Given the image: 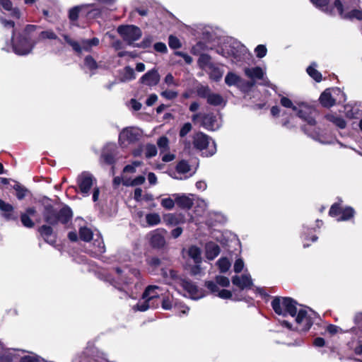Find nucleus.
Returning <instances> with one entry per match:
<instances>
[{
    "mask_svg": "<svg viewBox=\"0 0 362 362\" xmlns=\"http://www.w3.org/2000/svg\"><path fill=\"white\" fill-rule=\"evenodd\" d=\"M272 306L274 312L279 315H296V329L300 331L305 332L313 325L312 319L308 315L307 311L303 308L298 309L297 303L291 298L276 297L272 301Z\"/></svg>",
    "mask_w": 362,
    "mask_h": 362,
    "instance_id": "f257e3e1",
    "label": "nucleus"
},
{
    "mask_svg": "<svg viewBox=\"0 0 362 362\" xmlns=\"http://www.w3.org/2000/svg\"><path fill=\"white\" fill-rule=\"evenodd\" d=\"M42 215L47 223L56 225L58 223H66L71 218L72 212L69 207H63L59 211H57L51 204L45 203Z\"/></svg>",
    "mask_w": 362,
    "mask_h": 362,
    "instance_id": "f03ea898",
    "label": "nucleus"
},
{
    "mask_svg": "<svg viewBox=\"0 0 362 362\" xmlns=\"http://www.w3.org/2000/svg\"><path fill=\"white\" fill-rule=\"evenodd\" d=\"M77 185L78 187L79 192L83 197H88L90 194V190L93 187V201L96 202L98 199L100 194V189L97 186L96 178L89 172H82L77 177Z\"/></svg>",
    "mask_w": 362,
    "mask_h": 362,
    "instance_id": "7ed1b4c3",
    "label": "nucleus"
},
{
    "mask_svg": "<svg viewBox=\"0 0 362 362\" xmlns=\"http://www.w3.org/2000/svg\"><path fill=\"white\" fill-rule=\"evenodd\" d=\"M161 289L158 286H148L142 295V300H139L134 307V309L139 311H146L155 305L152 301L159 297Z\"/></svg>",
    "mask_w": 362,
    "mask_h": 362,
    "instance_id": "20e7f679",
    "label": "nucleus"
},
{
    "mask_svg": "<svg viewBox=\"0 0 362 362\" xmlns=\"http://www.w3.org/2000/svg\"><path fill=\"white\" fill-rule=\"evenodd\" d=\"M63 37L66 42L76 52H81L83 51L90 52L93 47H96L99 45L100 40L97 37H93L90 40L83 39L78 42L72 39H71L67 35H63Z\"/></svg>",
    "mask_w": 362,
    "mask_h": 362,
    "instance_id": "39448f33",
    "label": "nucleus"
},
{
    "mask_svg": "<svg viewBox=\"0 0 362 362\" xmlns=\"http://www.w3.org/2000/svg\"><path fill=\"white\" fill-rule=\"evenodd\" d=\"M80 11L85 12L88 18H96L100 14V9L95 4H83L75 6L69 10V19L72 21H76Z\"/></svg>",
    "mask_w": 362,
    "mask_h": 362,
    "instance_id": "423d86ee",
    "label": "nucleus"
},
{
    "mask_svg": "<svg viewBox=\"0 0 362 362\" xmlns=\"http://www.w3.org/2000/svg\"><path fill=\"white\" fill-rule=\"evenodd\" d=\"M35 45L32 42L29 37L20 36L17 39H13V49L15 53L19 55H25L30 53Z\"/></svg>",
    "mask_w": 362,
    "mask_h": 362,
    "instance_id": "0eeeda50",
    "label": "nucleus"
},
{
    "mask_svg": "<svg viewBox=\"0 0 362 362\" xmlns=\"http://www.w3.org/2000/svg\"><path fill=\"white\" fill-rule=\"evenodd\" d=\"M296 115L298 117L305 121L308 125L314 127L316 124L315 122V110L310 105L304 103H298Z\"/></svg>",
    "mask_w": 362,
    "mask_h": 362,
    "instance_id": "6e6552de",
    "label": "nucleus"
},
{
    "mask_svg": "<svg viewBox=\"0 0 362 362\" xmlns=\"http://www.w3.org/2000/svg\"><path fill=\"white\" fill-rule=\"evenodd\" d=\"M117 31L129 44L133 43L141 36V30L135 25H121L118 27Z\"/></svg>",
    "mask_w": 362,
    "mask_h": 362,
    "instance_id": "1a4fd4ad",
    "label": "nucleus"
},
{
    "mask_svg": "<svg viewBox=\"0 0 362 362\" xmlns=\"http://www.w3.org/2000/svg\"><path fill=\"white\" fill-rule=\"evenodd\" d=\"M115 272L118 275V279L125 284L132 283V276L139 278L141 274L139 270L136 269H130L127 267H124L122 269L117 267L115 269Z\"/></svg>",
    "mask_w": 362,
    "mask_h": 362,
    "instance_id": "9d476101",
    "label": "nucleus"
},
{
    "mask_svg": "<svg viewBox=\"0 0 362 362\" xmlns=\"http://www.w3.org/2000/svg\"><path fill=\"white\" fill-rule=\"evenodd\" d=\"M140 134L139 131L133 127H126L122 130L119 135V141L122 145L126 142L133 143L139 139Z\"/></svg>",
    "mask_w": 362,
    "mask_h": 362,
    "instance_id": "9b49d317",
    "label": "nucleus"
},
{
    "mask_svg": "<svg viewBox=\"0 0 362 362\" xmlns=\"http://www.w3.org/2000/svg\"><path fill=\"white\" fill-rule=\"evenodd\" d=\"M165 231L163 230H156L149 234L150 244L153 247L160 248L165 244L164 237Z\"/></svg>",
    "mask_w": 362,
    "mask_h": 362,
    "instance_id": "f8f14e48",
    "label": "nucleus"
},
{
    "mask_svg": "<svg viewBox=\"0 0 362 362\" xmlns=\"http://www.w3.org/2000/svg\"><path fill=\"white\" fill-rule=\"evenodd\" d=\"M140 81L146 86H153L160 81V75L156 69H153L146 73L140 78Z\"/></svg>",
    "mask_w": 362,
    "mask_h": 362,
    "instance_id": "ddd939ff",
    "label": "nucleus"
},
{
    "mask_svg": "<svg viewBox=\"0 0 362 362\" xmlns=\"http://www.w3.org/2000/svg\"><path fill=\"white\" fill-rule=\"evenodd\" d=\"M180 281L182 288L189 293L192 299H199L203 296L202 292L192 282L186 279H180Z\"/></svg>",
    "mask_w": 362,
    "mask_h": 362,
    "instance_id": "4468645a",
    "label": "nucleus"
},
{
    "mask_svg": "<svg viewBox=\"0 0 362 362\" xmlns=\"http://www.w3.org/2000/svg\"><path fill=\"white\" fill-rule=\"evenodd\" d=\"M209 138L202 132L196 133L193 137V144L199 150H203L209 144Z\"/></svg>",
    "mask_w": 362,
    "mask_h": 362,
    "instance_id": "2eb2a0df",
    "label": "nucleus"
},
{
    "mask_svg": "<svg viewBox=\"0 0 362 362\" xmlns=\"http://www.w3.org/2000/svg\"><path fill=\"white\" fill-rule=\"evenodd\" d=\"M232 282L240 289L249 288L252 286V280L250 275L235 276L232 279Z\"/></svg>",
    "mask_w": 362,
    "mask_h": 362,
    "instance_id": "dca6fc26",
    "label": "nucleus"
},
{
    "mask_svg": "<svg viewBox=\"0 0 362 362\" xmlns=\"http://www.w3.org/2000/svg\"><path fill=\"white\" fill-rule=\"evenodd\" d=\"M205 286L208 289L213 293H217V296L223 299H229L232 296V293L230 291L222 289L219 290L217 285L213 281H207L205 284Z\"/></svg>",
    "mask_w": 362,
    "mask_h": 362,
    "instance_id": "f3484780",
    "label": "nucleus"
},
{
    "mask_svg": "<svg viewBox=\"0 0 362 362\" xmlns=\"http://www.w3.org/2000/svg\"><path fill=\"white\" fill-rule=\"evenodd\" d=\"M173 197L175 198L177 205L182 209H189L193 205V199L189 196L174 194Z\"/></svg>",
    "mask_w": 362,
    "mask_h": 362,
    "instance_id": "a211bd4d",
    "label": "nucleus"
},
{
    "mask_svg": "<svg viewBox=\"0 0 362 362\" xmlns=\"http://www.w3.org/2000/svg\"><path fill=\"white\" fill-rule=\"evenodd\" d=\"M206 250V257L209 259H214L220 253V247L219 246L213 242H209L206 244L205 246Z\"/></svg>",
    "mask_w": 362,
    "mask_h": 362,
    "instance_id": "6ab92c4d",
    "label": "nucleus"
},
{
    "mask_svg": "<svg viewBox=\"0 0 362 362\" xmlns=\"http://www.w3.org/2000/svg\"><path fill=\"white\" fill-rule=\"evenodd\" d=\"M136 74L134 69L127 66L119 72V81L124 83L135 79Z\"/></svg>",
    "mask_w": 362,
    "mask_h": 362,
    "instance_id": "aec40b11",
    "label": "nucleus"
},
{
    "mask_svg": "<svg viewBox=\"0 0 362 362\" xmlns=\"http://www.w3.org/2000/svg\"><path fill=\"white\" fill-rule=\"evenodd\" d=\"M320 102L325 107H330L335 104V99L333 98L330 89H326L321 94Z\"/></svg>",
    "mask_w": 362,
    "mask_h": 362,
    "instance_id": "412c9836",
    "label": "nucleus"
},
{
    "mask_svg": "<svg viewBox=\"0 0 362 362\" xmlns=\"http://www.w3.org/2000/svg\"><path fill=\"white\" fill-rule=\"evenodd\" d=\"M206 102L209 105L213 106H225L226 104V101L224 100L221 95L213 92H211L206 100Z\"/></svg>",
    "mask_w": 362,
    "mask_h": 362,
    "instance_id": "4be33fe9",
    "label": "nucleus"
},
{
    "mask_svg": "<svg viewBox=\"0 0 362 362\" xmlns=\"http://www.w3.org/2000/svg\"><path fill=\"white\" fill-rule=\"evenodd\" d=\"M0 210L2 211V216L6 220L13 219V207L10 204L6 203L0 199Z\"/></svg>",
    "mask_w": 362,
    "mask_h": 362,
    "instance_id": "5701e85b",
    "label": "nucleus"
},
{
    "mask_svg": "<svg viewBox=\"0 0 362 362\" xmlns=\"http://www.w3.org/2000/svg\"><path fill=\"white\" fill-rule=\"evenodd\" d=\"M216 122V117L212 114L204 115L202 117V126L209 130H215Z\"/></svg>",
    "mask_w": 362,
    "mask_h": 362,
    "instance_id": "b1692460",
    "label": "nucleus"
},
{
    "mask_svg": "<svg viewBox=\"0 0 362 362\" xmlns=\"http://www.w3.org/2000/svg\"><path fill=\"white\" fill-rule=\"evenodd\" d=\"M187 255L191 257L195 264H200L202 262V252L201 250L194 245L189 247Z\"/></svg>",
    "mask_w": 362,
    "mask_h": 362,
    "instance_id": "393cba45",
    "label": "nucleus"
},
{
    "mask_svg": "<svg viewBox=\"0 0 362 362\" xmlns=\"http://www.w3.org/2000/svg\"><path fill=\"white\" fill-rule=\"evenodd\" d=\"M245 74L250 78L262 79L264 76V71L260 67L247 68L245 69Z\"/></svg>",
    "mask_w": 362,
    "mask_h": 362,
    "instance_id": "a878e982",
    "label": "nucleus"
},
{
    "mask_svg": "<svg viewBox=\"0 0 362 362\" xmlns=\"http://www.w3.org/2000/svg\"><path fill=\"white\" fill-rule=\"evenodd\" d=\"M39 230L41 235L43 237L46 242L50 244H53L54 243V239H49L52 237L53 233V230L50 226L43 225L40 228Z\"/></svg>",
    "mask_w": 362,
    "mask_h": 362,
    "instance_id": "bb28decb",
    "label": "nucleus"
},
{
    "mask_svg": "<svg viewBox=\"0 0 362 362\" xmlns=\"http://www.w3.org/2000/svg\"><path fill=\"white\" fill-rule=\"evenodd\" d=\"M206 71L208 72L209 78L215 81H218L223 76V71L214 64L211 66Z\"/></svg>",
    "mask_w": 362,
    "mask_h": 362,
    "instance_id": "cd10ccee",
    "label": "nucleus"
},
{
    "mask_svg": "<svg viewBox=\"0 0 362 362\" xmlns=\"http://www.w3.org/2000/svg\"><path fill=\"white\" fill-rule=\"evenodd\" d=\"M241 82V78L233 72H228L225 77V83L228 86H239Z\"/></svg>",
    "mask_w": 362,
    "mask_h": 362,
    "instance_id": "c85d7f7f",
    "label": "nucleus"
},
{
    "mask_svg": "<svg viewBox=\"0 0 362 362\" xmlns=\"http://www.w3.org/2000/svg\"><path fill=\"white\" fill-rule=\"evenodd\" d=\"M197 63L199 66L205 71H206L211 66L213 65L211 62L210 56L206 54H202L200 55Z\"/></svg>",
    "mask_w": 362,
    "mask_h": 362,
    "instance_id": "c756f323",
    "label": "nucleus"
},
{
    "mask_svg": "<svg viewBox=\"0 0 362 362\" xmlns=\"http://www.w3.org/2000/svg\"><path fill=\"white\" fill-rule=\"evenodd\" d=\"M326 118L340 129H344L346 127V122L341 117H338L334 114H328L326 115Z\"/></svg>",
    "mask_w": 362,
    "mask_h": 362,
    "instance_id": "7c9ffc66",
    "label": "nucleus"
},
{
    "mask_svg": "<svg viewBox=\"0 0 362 362\" xmlns=\"http://www.w3.org/2000/svg\"><path fill=\"white\" fill-rule=\"evenodd\" d=\"M93 245H94V249L92 252L94 254V255L98 256V255H100L102 253L105 252V244H104L102 238H96L94 240Z\"/></svg>",
    "mask_w": 362,
    "mask_h": 362,
    "instance_id": "2f4dec72",
    "label": "nucleus"
},
{
    "mask_svg": "<svg viewBox=\"0 0 362 362\" xmlns=\"http://www.w3.org/2000/svg\"><path fill=\"white\" fill-rule=\"evenodd\" d=\"M196 92L199 97L202 98H205L207 100L209 95H210L211 90L208 86H204L202 84H199L196 87Z\"/></svg>",
    "mask_w": 362,
    "mask_h": 362,
    "instance_id": "473e14b6",
    "label": "nucleus"
},
{
    "mask_svg": "<svg viewBox=\"0 0 362 362\" xmlns=\"http://www.w3.org/2000/svg\"><path fill=\"white\" fill-rule=\"evenodd\" d=\"M316 66L315 63H313L307 68V73L315 81L320 82L322 80V74L315 69Z\"/></svg>",
    "mask_w": 362,
    "mask_h": 362,
    "instance_id": "72a5a7b5",
    "label": "nucleus"
},
{
    "mask_svg": "<svg viewBox=\"0 0 362 362\" xmlns=\"http://www.w3.org/2000/svg\"><path fill=\"white\" fill-rule=\"evenodd\" d=\"M354 210L351 207H346L345 209H341V215L339 218H337V221H347L354 216Z\"/></svg>",
    "mask_w": 362,
    "mask_h": 362,
    "instance_id": "f704fd0d",
    "label": "nucleus"
},
{
    "mask_svg": "<svg viewBox=\"0 0 362 362\" xmlns=\"http://www.w3.org/2000/svg\"><path fill=\"white\" fill-rule=\"evenodd\" d=\"M58 40L60 41V40L58 38L56 33L52 30H47L42 31L38 36V40Z\"/></svg>",
    "mask_w": 362,
    "mask_h": 362,
    "instance_id": "c9c22d12",
    "label": "nucleus"
},
{
    "mask_svg": "<svg viewBox=\"0 0 362 362\" xmlns=\"http://www.w3.org/2000/svg\"><path fill=\"white\" fill-rule=\"evenodd\" d=\"M216 264L218 267L220 272H221V273L226 272L229 269V268L230 267V265H231L230 261L226 257L220 258L217 261Z\"/></svg>",
    "mask_w": 362,
    "mask_h": 362,
    "instance_id": "e433bc0d",
    "label": "nucleus"
},
{
    "mask_svg": "<svg viewBox=\"0 0 362 362\" xmlns=\"http://www.w3.org/2000/svg\"><path fill=\"white\" fill-rule=\"evenodd\" d=\"M157 145L160 148V153H165L169 150V139L163 136L160 137L157 141Z\"/></svg>",
    "mask_w": 362,
    "mask_h": 362,
    "instance_id": "4c0bfd02",
    "label": "nucleus"
},
{
    "mask_svg": "<svg viewBox=\"0 0 362 362\" xmlns=\"http://www.w3.org/2000/svg\"><path fill=\"white\" fill-rule=\"evenodd\" d=\"M191 170V167L186 160L180 161L176 166V171L179 174H185Z\"/></svg>",
    "mask_w": 362,
    "mask_h": 362,
    "instance_id": "58836bf2",
    "label": "nucleus"
},
{
    "mask_svg": "<svg viewBox=\"0 0 362 362\" xmlns=\"http://www.w3.org/2000/svg\"><path fill=\"white\" fill-rule=\"evenodd\" d=\"M79 236L83 241L88 242L93 238V233L90 228L83 227L79 230Z\"/></svg>",
    "mask_w": 362,
    "mask_h": 362,
    "instance_id": "ea45409f",
    "label": "nucleus"
},
{
    "mask_svg": "<svg viewBox=\"0 0 362 362\" xmlns=\"http://www.w3.org/2000/svg\"><path fill=\"white\" fill-rule=\"evenodd\" d=\"M146 220L149 226H156L160 223V217L156 213L148 214L146 216Z\"/></svg>",
    "mask_w": 362,
    "mask_h": 362,
    "instance_id": "a19ab883",
    "label": "nucleus"
},
{
    "mask_svg": "<svg viewBox=\"0 0 362 362\" xmlns=\"http://www.w3.org/2000/svg\"><path fill=\"white\" fill-rule=\"evenodd\" d=\"M164 220L167 224L175 226L180 222L181 217L180 215L170 214L165 216Z\"/></svg>",
    "mask_w": 362,
    "mask_h": 362,
    "instance_id": "79ce46f5",
    "label": "nucleus"
},
{
    "mask_svg": "<svg viewBox=\"0 0 362 362\" xmlns=\"http://www.w3.org/2000/svg\"><path fill=\"white\" fill-rule=\"evenodd\" d=\"M280 104L284 107L292 109L294 112L298 109V105H294L291 100L285 96L281 97Z\"/></svg>",
    "mask_w": 362,
    "mask_h": 362,
    "instance_id": "37998d69",
    "label": "nucleus"
},
{
    "mask_svg": "<svg viewBox=\"0 0 362 362\" xmlns=\"http://www.w3.org/2000/svg\"><path fill=\"white\" fill-rule=\"evenodd\" d=\"M310 1L317 8L325 12H328V4L329 0H310Z\"/></svg>",
    "mask_w": 362,
    "mask_h": 362,
    "instance_id": "c03bdc74",
    "label": "nucleus"
},
{
    "mask_svg": "<svg viewBox=\"0 0 362 362\" xmlns=\"http://www.w3.org/2000/svg\"><path fill=\"white\" fill-rule=\"evenodd\" d=\"M157 154V148L154 144H148L145 147V156L146 158L154 157Z\"/></svg>",
    "mask_w": 362,
    "mask_h": 362,
    "instance_id": "a18cd8bd",
    "label": "nucleus"
},
{
    "mask_svg": "<svg viewBox=\"0 0 362 362\" xmlns=\"http://www.w3.org/2000/svg\"><path fill=\"white\" fill-rule=\"evenodd\" d=\"M175 198L173 199L171 197L163 198L160 202L161 206L168 210L173 209L175 206Z\"/></svg>",
    "mask_w": 362,
    "mask_h": 362,
    "instance_id": "49530a36",
    "label": "nucleus"
},
{
    "mask_svg": "<svg viewBox=\"0 0 362 362\" xmlns=\"http://www.w3.org/2000/svg\"><path fill=\"white\" fill-rule=\"evenodd\" d=\"M21 221L25 227L33 228L35 226L34 222L31 220L30 216H28V214H22Z\"/></svg>",
    "mask_w": 362,
    "mask_h": 362,
    "instance_id": "de8ad7c7",
    "label": "nucleus"
},
{
    "mask_svg": "<svg viewBox=\"0 0 362 362\" xmlns=\"http://www.w3.org/2000/svg\"><path fill=\"white\" fill-rule=\"evenodd\" d=\"M160 95L167 100H173L177 97L178 93L173 90H165L161 92Z\"/></svg>",
    "mask_w": 362,
    "mask_h": 362,
    "instance_id": "09e8293b",
    "label": "nucleus"
},
{
    "mask_svg": "<svg viewBox=\"0 0 362 362\" xmlns=\"http://www.w3.org/2000/svg\"><path fill=\"white\" fill-rule=\"evenodd\" d=\"M85 65L90 70L98 68L97 62L91 56H87L84 60Z\"/></svg>",
    "mask_w": 362,
    "mask_h": 362,
    "instance_id": "8fccbe9b",
    "label": "nucleus"
},
{
    "mask_svg": "<svg viewBox=\"0 0 362 362\" xmlns=\"http://www.w3.org/2000/svg\"><path fill=\"white\" fill-rule=\"evenodd\" d=\"M164 83L168 86H178L179 83L177 82L171 74H168L164 78Z\"/></svg>",
    "mask_w": 362,
    "mask_h": 362,
    "instance_id": "3c124183",
    "label": "nucleus"
},
{
    "mask_svg": "<svg viewBox=\"0 0 362 362\" xmlns=\"http://www.w3.org/2000/svg\"><path fill=\"white\" fill-rule=\"evenodd\" d=\"M255 52L256 56L258 58H262L266 56L267 49L264 45H259L255 48Z\"/></svg>",
    "mask_w": 362,
    "mask_h": 362,
    "instance_id": "603ef678",
    "label": "nucleus"
},
{
    "mask_svg": "<svg viewBox=\"0 0 362 362\" xmlns=\"http://www.w3.org/2000/svg\"><path fill=\"white\" fill-rule=\"evenodd\" d=\"M192 126L189 122L185 123L181 127L179 135L180 137L185 136L188 133L191 132Z\"/></svg>",
    "mask_w": 362,
    "mask_h": 362,
    "instance_id": "864d4df0",
    "label": "nucleus"
},
{
    "mask_svg": "<svg viewBox=\"0 0 362 362\" xmlns=\"http://www.w3.org/2000/svg\"><path fill=\"white\" fill-rule=\"evenodd\" d=\"M168 44L172 49H177L181 47V43L178 38L173 35L169 37Z\"/></svg>",
    "mask_w": 362,
    "mask_h": 362,
    "instance_id": "5fc2aeb1",
    "label": "nucleus"
},
{
    "mask_svg": "<svg viewBox=\"0 0 362 362\" xmlns=\"http://www.w3.org/2000/svg\"><path fill=\"white\" fill-rule=\"evenodd\" d=\"M215 284H218V285H220V286H221L223 287H227L230 284V281L226 276H217L216 277V283Z\"/></svg>",
    "mask_w": 362,
    "mask_h": 362,
    "instance_id": "6e6d98bb",
    "label": "nucleus"
},
{
    "mask_svg": "<svg viewBox=\"0 0 362 362\" xmlns=\"http://www.w3.org/2000/svg\"><path fill=\"white\" fill-rule=\"evenodd\" d=\"M145 181V177L142 175H139L138 177H136V178H134L130 183H128L127 182H126L124 184L127 185H132V186H136V185H142Z\"/></svg>",
    "mask_w": 362,
    "mask_h": 362,
    "instance_id": "4d7b16f0",
    "label": "nucleus"
},
{
    "mask_svg": "<svg viewBox=\"0 0 362 362\" xmlns=\"http://www.w3.org/2000/svg\"><path fill=\"white\" fill-rule=\"evenodd\" d=\"M21 362H41V359L36 355L26 356L22 358Z\"/></svg>",
    "mask_w": 362,
    "mask_h": 362,
    "instance_id": "13d9d810",
    "label": "nucleus"
},
{
    "mask_svg": "<svg viewBox=\"0 0 362 362\" xmlns=\"http://www.w3.org/2000/svg\"><path fill=\"white\" fill-rule=\"evenodd\" d=\"M341 209L337 204H334L331 206L329 214L331 216H336L337 215H339L341 214Z\"/></svg>",
    "mask_w": 362,
    "mask_h": 362,
    "instance_id": "bf43d9fd",
    "label": "nucleus"
},
{
    "mask_svg": "<svg viewBox=\"0 0 362 362\" xmlns=\"http://www.w3.org/2000/svg\"><path fill=\"white\" fill-rule=\"evenodd\" d=\"M244 267V262L241 259H238L234 264V272L236 273L240 272Z\"/></svg>",
    "mask_w": 362,
    "mask_h": 362,
    "instance_id": "052dcab7",
    "label": "nucleus"
},
{
    "mask_svg": "<svg viewBox=\"0 0 362 362\" xmlns=\"http://www.w3.org/2000/svg\"><path fill=\"white\" fill-rule=\"evenodd\" d=\"M0 5L6 11L12 10V3L10 0H0Z\"/></svg>",
    "mask_w": 362,
    "mask_h": 362,
    "instance_id": "680f3d73",
    "label": "nucleus"
},
{
    "mask_svg": "<svg viewBox=\"0 0 362 362\" xmlns=\"http://www.w3.org/2000/svg\"><path fill=\"white\" fill-rule=\"evenodd\" d=\"M154 49L159 52L164 53L167 51L166 45L163 42H157L154 45Z\"/></svg>",
    "mask_w": 362,
    "mask_h": 362,
    "instance_id": "e2e57ef3",
    "label": "nucleus"
},
{
    "mask_svg": "<svg viewBox=\"0 0 362 362\" xmlns=\"http://www.w3.org/2000/svg\"><path fill=\"white\" fill-rule=\"evenodd\" d=\"M162 308L165 310H170L172 308V301L169 298L163 299Z\"/></svg>",
    "mask_w": 362,
    "mask_h": 362,
    "instance_id": "0e129e2a",
    "label": "nucleus"
},
{
    "mask_svg": "<svg viewBox=\"0 0 362 362\" xmlns=\"http://www.w3.org/2000/svg\"><path fill=\"white\" fill-rule=\"evenodd\" d=\"M158 100V96L156 94H151L146 100V104L148 106L153 105Z\"/></svg>",
    "mask_w": 362,
    "mask_h": 362,
    "instance_id": "69168bd1",
    "label": "nucleus"
},
{
    "mask_svg": "<svg viewBox=\"0 0 362 362\" xmlns=\"http://www.w3.org/2000/svg\"><path fill=\"white\" fill-rule=\"evenodd\" d=\"M349 17L350 18H355L358 19V20H361L362 19V11H359V10L352 11L350 13Z\"/></svg>",
    "mask_w": 362,
    "mask_h": 362,
    "instance_id": "338daca9",
    "label": "nucleus"
},
{
    "mask_svg": "<svg viewBox=\"0 0 362 362\" xmlns=\"http://www.w3.org/2000/svg\"><path fill=\"white\" fill-rule=\"evenodd\" d=\"M354 322L359 327L362 328V312L356 315Z\"/></svg>",
    "mask_w": 362,
    "mask_h": 362,
    "instance_id": "774afa93",
    "label": "nucleus"
}]
</instances>
